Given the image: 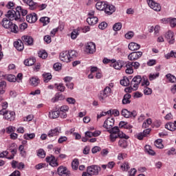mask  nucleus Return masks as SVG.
Wrapping results in <instances>:
<instances>
[{"instance_id": "62", "label": "nucleus", "mask_w": 176, "mask_h": 176, "mask_svg": "<svg viewBox=\"0 0 176 176\" xmlns=\"http://www.w3.org/2000/svg\"><path fill=\"white\" fill-rule=\"evenodd\" d=\"M1 106L3 108L1 111H6V109L8 108V107H9V104L8 103V102L4 101L1 102Z\"/></svg>"}, {"instance_id": "27", "label": "nucleus", "mask_w": 176, "mask_h": 176, "mask_svg": "<svg viewBox=\"0 0 176 176\" xmlns=\"http://www.w3.org/2000/svg\"><path fill=\"white\" fill-rule=\"evenodd\" d=\"M131 62L128 61L126 64V74H128V75H131L134 72V69H133V67H131Z\"/></svg>"}, {"instance_id": "20", "label": "nucleus", "mask_w": 176, "mask_h": 176, "mask_svg": "<svg viewBox=\"0 0 176 176\" xmlns=\"http://www.w3.org/2000/svg\"><path fill=\"white\" fill-rule=\"evenodd\" d=\"M165 38L167 39L168 43L173 45L174 43V32L168 31L165 34Z\"/></svg>"}, {"instance_id": "25", "label": "nucleus", "mask_w": 176, "mask_h": 176, "mask_svg": "<svg viewBox=\"0 0 176 176\" xmlns=\"http://www.w3.org/2000/svg\"><path fill=\"white\" fill-rule=\"evenodd\" d=\"M36 61V59H35L34 57L30 58L24 60V65L28 67H30L31 65H34Z\"/></svg>"}, {"instance_id": "30", "label": "nucleus", "mask_w": 176, "mask_h": 176, "mask_svg": "<svg viewBox=\"0 0 176 176\" xmlns=\"http://www.w3.org/2000/svg\"><path fill=\"white\" fill-rule=\"evenodd\" d=\"M62 100H64V96L60 94H56L54 97L52 98V102H57V101H61Z\"/></svg>"}, {"instance_id": "63", "label": "nucleus", "mask_w": 176, "mask_h": 176, "mask_svg": "<svg viewBox=\"0 0 176 176\" xmlns=\"http://www.w3.org/2000/svg\"><path fill=\"white\" fill-rule=\"evenodd\" d=\"M53 67H54V69H55V71H60V69H61V63H56L54 64Z\"/></svg>"}, {"instance_id": "32", "label": "nucleus", "mask_w": 176, "mask_h": 176, "mask_svg": "<svg viewBox=\"0 0 176 176\" xmlns=\"http://www.w3.org/2000/svg\"><path fill=\"white\" fill-rule=\"evenodd\" d=\"M130 98H131V95H130V94H125L122 99V104L124 105H126V104H130Z\"/></svg>"}, {"instance_id": "60", "label": "nucleus", "mask_w": 176, "mask_h": 176, "mask_svg": "<svg viewBox=\"0 0 176 176\" xmlns=\"http://www.w3.org/2000/svg\"><path fill=\"white\" fill-rule=\"evenodd\" d=\"M166 58L168 60L170 57H176V52H174V51H171L170 53H168L166 55H165Z\"/></svg>"}, {"instance_id": "57", "label": "nucleus", "mask_w": 176, "mask_h": 176, "mask_svg": "<svg viewBox=\"0 0 176 176\" xmlns=\"http://www.w3.org/2000/svg\"><path fill=\"white\" fill-rule=\"evenodd\" d=\"M120 167L122 171H127L130 168V164H129V162H124Z\"/></svg>"}, {"instance_id": "29", "label": "nucleus", "mask_w": 176, "mask_h": 176, "mask_svg": "<svg viewBox=\"0 0 176 176\" xmlns=\"http://www.w3.org/2000/svg\"><path fill=\"white\" fill-rule=\"evenodd\" d=\"M30 83L32 86L36 87V86L39 85V78H38V77H32L30 79Z\"/></svg>"}, {"instance_id": "58", "label": "nucleus", "mask_w": 176, "mask_h": 176, "mask_svg": "<svg viewBox=\"0 0 176 176\" xmlns=\"http://www.w3.org/2000/svg\"><path fill=\"white\" fill-rule=\"evenodd\" d=\"M144 94L145 96H151L152 94V89L148 87H146L144 89Z\"/></svg>"}, {"instance_id": "55", "label": "nucleus", "mask_w": 176, "mask_h": 176, "mask_svg": "<svg viewBox=\"0 0 176 176\" xmlns=\"http://www.w3.org/2000/svg\"><path fill=\"white\" fill-rule=\"evenodd\" d=\"M120 83L122 86H129L130 85V80L127 78H124L120 81Z\"/></svg>"}, {"instance_id": "5", "label": "nucleus", "mask_w": 176, "mask_h": 176, "mask_svg": "<svg viewBox=\"0 0 176 176\" xmlns=\"http://www.w3.org/2000/svg\"><path fill=\"white\" fill-rule=\"evenodd\" d=\"M116 138H124L125 140H129V137L123 132L119 133L118 134L110 133L111 142H115Z\"/></svg>"}, {"instance_id": "52", "label": "nucleus", "mask_w": 176, "mask_h": 176, "mask_svg": "<svg viewBox=\"0 0 176 176\" xmlns=\"http://www.w3.org/2000/svg\"><path fill=\"white\" fill-rule=\"evenodd\" d=\"M107 97H108V96H107V95L106 94V93L104 92V91H101L100 92L98 98H99L100 101H104V100H105V98H107Z\"/></svg>"}, {"instance_id": "37", "label": "nucleus", "mask_w": 176, "mask_h": 176, "mask_svg": "<svg viewBox=\"0 0 176 176\" xmlns=\"http://www.w3.org/2000/svg\"><path fill=\"white\" fill-rule=\"evenodd\" d=\"M43 76L45 83H47L52 79V74L50 73H44L43 74Z\"/></svg>"}, {"instance_id": "16", "label": "nucleus", "mask_w": 176, "mask_h": 176, "mask_svg": "<svg viewBox=\"0 0 176 176\" xmlns=\"http://www.w3.org/2000/svg\"><path fill=\"white\" fill-rule=\"evenodd\" d=\"M116 10L115 6L109 4L108 3H106V7L104 8V12L107 14H112Z\"/></svg>"}, {"instance_id": "34", "label": "nucleus", "mask_w": 176, "mask_h": 176, "mask_svg": "<svg viewBox=\"0 0 176 176\" xmlns=\"http://www.w3.org/2000/svg\"><path fill=\"white\" fill-rule=\"evenodd\" d=\"M127 139L125 138H121L118 142V145L121 148H127Z\"/></svg>"}, {"instance_id": "12", "label": "nucleus", "mask_w": 176, "mask_h": 176, "mask_svg": "<svg viewBox=\"0 0 176 176\" xmlns=\"http://www.w3.org/2000/svg\"><path fill=\"white\" fill-rule=\"evenodd\" d=\"M21 39L23 43L28 46H32L34 45V38L31 36H23Z\"/></svg>"}, {"instance_id": "38", "label": "nucleus", "mask_w": 176, "mask_h": 176, "mask_svg": "<svg viewBox=\"0 0 176 176\" xmlns=\"http://www.w3.org/2000/svg\"><path fill=\"white\" fill-rule=\"evenodd\" d=\"M113 67L115 68V69H121L122 67H123V61L118 60L114 64H113Z\"/></svg>"}, {"instance_id": "8", "label": "nucleus", "mask_w": 176, "mask_h": 176, "mask_svg": "<svg viewBox=\"0 0 176 176\" xmlns=\"http://www.w3.org/2000/svg\"><path fill=\"white\" fill-rule=\"evenodd\" d=\"M142 56V52H134L129 54L128 59L130 61H135V60H138V58H141Z\"/></svg>"}, {"instance_id": "43", "label": "nucleus", "mask_w": 176, "mask_h": 176, "mask_svg": "<svg viewBox=\"0 0 176 176\" xmlns=\"http://www.w3.org/2000/svg\"><path fill=\"white\" fill-rule=\"evenodd\" d=\"M34 137H35V133H25L23 135L24 140H34Z\"/></svg>"}, {"instance_id": "24", "label": "nucleus", "mask_w": 176, "mask_h": 176, "mask_svg": "<svg viewBox=\"0 0 176 176\" xmlns=\"http://www.w3.org/2000/svg\"><path fill=\"white\" fill-rule=\"evenodd\" d=\"M87 23H88L89 25H95L96 23H98V18L96 16H89L87 19Z\"/></svg>"}, {"instance_id": "33", "label": "nucleus", "mask_w": 176, "mask_h": 176, "mask_svg": "<svg viewBox=\"0 0 176 176\" xmlns=\"http://www.w3.org/2000/svg\"><path fill=\"white\" fill-rule=\"evenodd\" d=\"M37 156L41 159H45L46 157V152L43 148H40L36 151Z\"/></svg>"}, {"instance_id": "7", "label": "nucleus", "mask_w": 176, "mask_h": 176, "mask_svg": "<svg viewBox=\"0 0 176 176\" xmlns=\"http://www.w3.org/2000/svg\"><path fill=\"white\" fill-rule=\"evenodd\" d=\"M147 3L151 9L155 10V12H160L162 10V6L158 3H156L153 0H147Z\"/></svg>"}, {"instance_id": "39", "label": "nucleus", "mask_w": 176, "mask_h": 176, "mask_svg": "<svg viewBox=\"0 0 176 176\" xmlns=\"http://www.w3.org/2000/svg\"><path fill=\"white\" fill-rule=\"evenodd\" d=\"M40 22L43 24V25H47L50 23V18L47 16H43L40 19Z\"/></svg>"}, {"instance_id": "59", "label": "nucleus", "mask_w": 176, "mask_h": 176, "mask_svg": "<svg viewBox=\"0 0 176 176\" xmlns=\"http://www.w3.org/2000/svg\"><path fill=\"white\" fill-rule=\"evenodd\" d=\"M104 93L106 94V95L108 96L111 93H112V89H111V87H106L104 90H102Z\"/></svg>"}, {"instance_id": "53", "label": "nucleus", "mask_w": 176, "mask_h": 176, "mask_svg": "<svg viewBox=\"0 0 176 176\" xmlns=\"http://www.w3.org/2000/svg\"><path fill=\"white\" fill-rule=\"evenodd\" d=\"M107 114L113 115L114 116H119V115H120V113L118 111V109H113L112 111H107Z\"/></svg>"}, {"instance_id": "54", "label": "nucleus", "mask_w": 176, "mask_h": 176, "mask_svg": "<svg viewBox=\"0 0 176 176\" xmlns=\"http://www.w3.org/2000/svg\"><path fill=\"white\" fill-rule=\"evenodd\" d=\"M151 124H152V119L148 118L146 121L143 123L142 127H144V129H147Z\"/></svg>"}, {"instance_id": "45", "label": "nucleus", "mask_w": 176, "mask_h": 176, "mask_svg": "<svg viewBox=\"0 0 176 176\" xmlns=\"http://www.w3.org/2000/svg\"><path fill=\"white\" fill-rule=\"evenodd\" d=\"M108 131L110 133V134H119V133H122L120 132L118 126H114L109 129Z\"/></svg>"}, {"instance_id": "35", "label": "nucleus", "mask_w": 176, "mask_h": 176, "mask_svg": "<svg viewBox=\"0 0 176 176\" xmlns=\"http://www.w3.org/2000/svg\"><path fill=\"white\" fill-rule=\"evenodd\" d=\"M60 116V111H55L50 112V118L51 119H57Z\"/></svg>"}, {"instance_id": "49", "label": "nucleus", "mask_w": 176, "mask_h": 176, "mask_svg": "<svg viewBox=\"0 0 176 176\" xmlns=\"http://www.w3.org/2000/svg\"><path fill=\"white\" fill-rule=\"evenodd\" d=\"M72 167L73 170H76L79 167V160L78 159H74L72 162Z\"/></svg>"}, {"instance_id": "15", "label": "nucleus", "mask_w": 176, "mask_h": 176, "mask_svg": "<svg viewBox=\"0 0 176 176\" xmlns=\"http://www.w3.org/2000/svg\"><path fill=\"white\" fill-rule=\"evenodd\" d=\"M24 3L29 6L30 10H35L38 8V3L34 2V0H23Z\"/></svg>"}, {"instance_id": "1", "label": "nucleus", "mask_w": 176, "mask_h": 176, "mask_svg": "<svg viewBox=\"0 0 176 176\" xmlns=\"http://www.w3.org/2000/svg\"><path fill=\"white\" fill-rule=\"evenodd\" d=\"M2 25L6 30H10L11 32H14V34H17V32H19V27L13 23L10 19H8V18L3 19Z\"/></svg>"}, {"instance_id": "56", "label": "nucleus", "mask_w": 176, "mask_h": 176, "mask_svg": "<svg viewBox=\"0 0 176 176\" xmlns=\"http://www.w3.org/2000/svg\"><path fill=\"white\" fill-rule=\"evenodd\" d=\"M6 79H7V80H8V82H16V76H14L13 74H8L6 76Z\"/></svg>"}, {"instance_id": "10", "label": "nucleus", "mask_w": 176, "mask_h": 176, "mask_svg": "<svg viewBox=\"0 0 176 176\" xmlns=\"http://www.w3.org/2000/svg\"><path fill=\"white\" fill-rule=\"evenodd\" d=\"M115 124V119L112 118H108L104 122L103 127L107 130L112 129Z\"/></svg>"}, {"instance_id": "41", "label": "nucleus", "mask_w": 176, "mask_h": 176, "mask_svg": "<svg viewBox=\"0 0 176 176\" xmlns=\"http://www.w3.org/2000/svg\"><path fill=\"white\" fill-rule=\"evenodd\" d=\"M121 114L122 116H124V118H131V113L129 110L126 109H124L122 110Z\"/></svg>"}, {"instance_id": "13", "label": "nucleus", "mask_w": 176, "mask_h": 176, "mask_svg": "<svg viewBox=\"0 0 176 176\" xmlns=\"http://www.w3.org/2000/svg\"><path fill=\"white\" fill-rule=\"evenodd\" d=\"M59 58L63 63H69V61H71V59H69L68 51H64L61 52L60 54Z\"/></svg>"}, {"instance_id": "51", "label": "nucleus", "mask_w": 176, "mask_h": 176, "mask_svg": "<svg viewBox=\"0 0 176 176\" xmlns=\"http://www.w3.org/2000/svg\"><path fill=\"white\" fill-rule=\"evenodd\" d=\"M113 31H120L122 30V23L118 22L113 25Z\"/></svg>"}, {"instance_id": "44", "label": "nucleus", "mask_w": 176, "mask_h": 176, "mask_svg": "<svg viewBox=\"0 0 176 176\" xmlns=\"http://www.w3.org/2000/svg\"><path fill=\"white\" fill-rule=\"evenodd\" d=\"M166 78L168 79V80L169 82H170V83H175L176 82V78L175 76H174L173 75H172L171 74H168L166 75Z\"/></svg>"}, {"instance_id": "50", "label": "nucleus", "mask_w": 176, "mask_h": 176, "mask_svg": "<svg viewBox=\"0 0 176 176\" xmlns=\"http://www.w3.org/2000/svg\"><path fill=\"white\" fill-rule=\"evenodd\" d=\"M160 74L159 72L154 73V74H150L148 76L149 80H155V79H157V78H159Z\"/></svg>"}, {"instance_id": "42", "label": "nucleus", "mask_w": 176, "mask_h": 176, "mask_svg": "<svg viewBox=\"0 0 176 176\" xmlns=\"http://www.w3.org/2000/svg\"><path fill=\"white\" fill-rule=\"evenodd\" d=\"M38 54V57H40V58H43V60L47 58V52L45 50L39 51Z\"/></svg>"}, {"instance_id": "9", "label": "nucleus", "mask_w": 176, "mask_h": 176, "mask_svg": "<svg viewBox=\"0 0 176 176\" xmlns=\"http://www.w3.org/2000/svg\"><path fill=\"white\" fill-rule=\"evenodd\" d=\"M86 52L89 54L96 53V44L93 42L87 43L85 45Z\"/></svg>"}, {"instance_id": "61", "label": "nucleus", "mask_w": 176, "mask_h": 176, "mask_svg": "<svg viewBox=\"0 0 176 176\" xmlns=\"http://www.w3.org/2000/svg\"><path fill=\"white\" fill-rule=\"evenodd\" d=\"M133 36H134V32L132 31L128 32L125 34L126 39H131V38H133Z\"/></svg>"}, {"instance_id": "47", "label": "nucleus", "mask_w": 176, "mask_h": 176, "mask_svg": "<svg viewBox=\"0 0 176 176\" xmlns=\"http://www.w3.org/2000/svg\"><path fill=\"white\" fill-rule=\"evenodd\" d=\"M163 141L162 139H157V140L155 141L154 144L156 148H159L160 149L163 148Z\"/></svg>"}, {"instance_id": "40", "label": "nucleus", "mask_w": 176, "mask_h": 176, "mask_svg": "<svg viewBox=\"0 0 176 176\" xmlns=\"http://www.w3.org/2000/svg\"><path fill=\"white\" fill-rule=\"evenodd\" d=\"M149 85H150V82H149V80H148V77H146V76H144L142 78V86H146V87H148Z\"/></svg>"}, {"instance_id": "23", "label": "nucleus", "mask_w": 176, "mask_h": 176, "mask_svg": "<svg viewBox=\"0 0 176 176\" xmlns=\"http://www.w3.org/2000/svg\"><path fill=\"white\" fill-rule=\"evenodd\" d=\"M128 47H129V50H131V52H134L135 50H138L139 49H140L141 45H140L137 43L132 42L129 44Z\"/></svg>"}, {"instance_id": "22", "label": "nucleus", "mask_w": 176, "mask_h": 176, "mask_svg": "<svg viewBox=\"0 0 176 176\" xmlns=\"http://www.w3.org/2000/svg\"><path fill=\"white\" fill-rule=\"evenodd\" d=\"M58 175L61 176H67L68 174H69V172L68 171V169H67L65 167L60 166L58 168Z\"/></svg>"}, {"instance_id": "2", "label": "nucleus", "mask_w": 176, "mask_h": 176, "mask_svg": "<svg viewBox=\"0 0 176 176\" xmlns=\"http://www.w3.org/2000/svg\"><path fill=\"white\" fill-rule=\"evenodd\" d=\"M0 115L3 116V119L8 122H14L16 120V112L14 111L0 110Z\"/></svg>"}, {"instance_id": "19", "label": "nucleus", "mask_w": 176, "mask_h": 176, "mask_svg": "<svg viewBox=\"0 0 176 176\" xmlns=\"http://www.w3.org/2000/svg\"><path fill=\"white\" fill-rule=\"evenodd\" d=\"M14 46L18 50V52H21L24 50V43L21 40H18L14 43Z\"/></svg>"}, {"instance_id": "31", "label": "nucleus", "mask_w": 176, "mask_h": 176, "mask_svg": "<svg viewBox=\"0 0 176 176\" xmlns=\"http://www.w3.org/2000/svg\"><path fill=\"white\" fill-rule=\"evenodd\" d=\"M80 32V28H78L76 29H74L71 33V38L72 39H76Z\"/></svg>"}, {"instance_id": "64", "label": "nucleus", "mask_w": 176, "mask_h": 176, "mask_svg": "<svg viewBox=\"0 0 176 176\" xmlns=\"http://www.w3.org/2000/svg\"><path fill=\"white\" fill-rule=\"evenodd\" d=\"M169 23H170V27H172V28L175 27V25H176V19L173 18V19H169Z\"/></svg>"}, {"instance_id": "18", "label": "nucleus", "mask_w": 176, "mask_h": 176, "mask_svg": "<svg viewBox=\"0 0 176 176\" xmlns=\"http://www.w3.org/2000/svg\"><path fill=\"white\" fill-rule=\"evenodd\" d=\"M11 166L12 168H18V170H23V168L25 167L24 163L19 162L16 160H13L11 162Z\"/></svg>"}, {"instance_id": "4", "label": "nucleus", "mask_w": 176, "mask_h": 176, "mask_svg": "<svg viewBox=\"0 0 176 176\" xmlns=\"http://www.w3.org/2000/svg\"><path fill=\"white\" fill-rule=\"evenodd\" d=\"M6 17H7V19H9V20H10L11 21H13V20H15L16 21L20 20V15L17 14V10H9L6 14Z\"/></svg>"}, {"instance_id": "21", "label": "nucleus", "mask_w": 176, "mask_h": 176, "mask_svg": "<svg viewBox=\"0 0 176 176\" xmlns=\"http://www.w3.org/2000/svg\"><path fill=\"white\" fill-rule=\"evenodd\" d=\"M17 14H19V20L21 19V16H27L28 11L25 9H23L21 7L18 6L16 8Z\"/></svg>"}, {"instance_id": "36", "label": "nucleus", "mask_w": 176, "mask_h": 176, "mask_svg": "<svg viewBox=\"0 0 176 176\" xmlns=\"http://www.w3.org/2000/svg\"><path fill=\"white\" fill-rule=\"evenodd\" d=\"M67 53H69V58L70 59V61H72V58H75L78 56V52L75 50H69L67 51Z\"/></svg>"}, {"instance_id": "48", "label": "nucleus", "mask_w": 176, "mask_h": 176, "mask_svg": "<svg viewBox=\"0 0 176 176\" xmlns=\"http://www.w3.org/2000/svg\"><path fill=\"white\" fill-rule=\"evenodd\" d=\"M6 87V82L5 81L0 82V94H5Z\"/></svg>"}, {"instance_id": "17", "label": "nucleus", "mask_w": 176, "mask_h": 176, "mask_svg": "<svg viewBox=\"0 0 176 176\" xmlns=\"http://www.w3.org/2000/svg\"><path fill=\"white\" fill-rule=\"evenodd\" d=\"M60 131H61V129L56 127L54 129H51L48 131L47 135L50 137V138H52V137H56L60 134Z\"/></svg>"}, {"instance_id": "26", "label": "nucleus", "mask_w": 176, "mask_h": 176, "mask_svg": "<svg viewBox=\"0 0 176 176\" xmlns=\"http://www.w3.org/2000/svg\"><path fill=\"white\" fill-rule=\"evenodd\" d=\"M107 2L98 1L96 3V8L98 10H105Z\"/></svg>"}, {"instance_id": "28", "label": "nucleus", "mask_w": 176, "mask_h": 176, "mask_svg": "<svg viewBox=\"0 0 176 176\" xmlns=\"http://www.w3.org/2000/svg\"><path fill=\"white\" fill-rule=\"evenodd\" d=\"M165 129H167V130H169V131H175L176 125L173 122H168L165 124Z\"/></svg>"}, {"instance_id": "14", "label": "nucleus", "mask_w": 176, "mask_h": 176, "mask_svg": "<svg viewBox=\"0 0 176 176\" xmlns=\"http://www.w3.org/2000/svg\"><path fill=\"white\" fill-rule=\"evenodd\" d=\"M45 161L47 163H50V165L52 167H57V166H58L57 160H56V157H54L53 155L47 156L45 158Z\"/></svg>"}, {"instance_id": "6", "label": "nucleus", "mask_w": 176, "mask_h": 176, "mask_svg": "<svg viewBox=\"0 0 176 176\" xmlns=\"http://www.w3.org/2000/svg\"><path fill=\"white\" fill-rule=\"evenodd\" d=\"M87 172L91 173V175H98V173L101 171V167L98 166V165H92L88 166Z\"/></svg>"}, {"instance_id": "3", "label": "nucleus", "mask_w": 176, "mask_h": 176, "mask_svg": "<svg viewBox=\"0 0 176 176\" xmlns=\"http://www.w3.org/2000/svg\"><path fill=\"white\" fill-rule=\"evenodd\" d=\"M142 82V77L141 76H135L133 77L131 82V87L132 90L135 91L138 90V87H140V85Z\"/></svg>"}, {"instance_id": "46", "label": "nucleus", "mask_w": 176, "mask_h": 176, "mask_svg": "<svg viewBox=\"0 0 176 176\" xmlns=\"http://www.w3.org/2000/svg\"><path fill=\"white\" fill-rule=\"evenodd\" d=\"M145 152L148 153V155H151L152 156L155 155V151L152 150V147L149 145L145 146Z\"/></svg>"}, {"instance_id": "11", "label": "nucleus", "mask_w": 176, "mask_h": 176, "mask_svg": "<svg viewBox=\"0 0 176 176\" xmlns=\"http://www.w3.org/2000/svg\"><path fill=\"white\" fill-rule=\"evenodd\" d=\"M37 20H38V15L34 12L28 14L26 16V21H28V23H30V24L36 23Z\"/></svg>"}]
</instances>
